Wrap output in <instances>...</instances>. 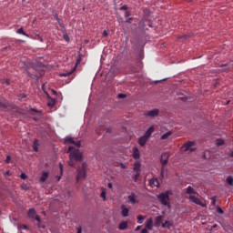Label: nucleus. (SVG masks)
<instances>
[{"instance_id": "nucleus-51", "label": "nucleus", "mask_w": 233, "mask_h": 233, "mask_svg": "<svg viewBox=\"0 0 233 233\" xmlns=\"http://www.w3.org/2000/svg\"><path fill=\"white\" fill-rule=\"evenodd\" d=\"M130 15H131L130 12L127 11L126 14H125V16H126V17H128V16H130Z\"/></svg>"}, {"instance_id": "nucleus-1", "label": "nucleus", "mask_w": 233, "mask_h": 233, "mask_svg": "<svg viewBox=\"0 0 233 233\" xmlns=\"http://www.w3.org/2000/svg\"><path fill=\"white\" fill-rule=\"evenodd\" d=\"M67 153L69 154V166L75 167L74 162L81 163L83 159V155L79 149L75 148L73 146L68 147Z\"/></svg>"}, {"instance_id": "nucleus-11", "label": "nucleus", "mask_w": 233, "mask_h": 233, "mask_svg": "<svg viewBox=\"0 0 233 233\" xmlns=\"http://www.w3.org/2000/svg\"><path fill=\"white\" fill-rule=\"evenodd\" d=\"M121 210H122L121 214H122L123 218L128 217L129 209L125 205L121 206Z\"/></svg>"}, {"instance_id": "nucleus-5", "label": "nucleus", "mask_w": 233, "mask_h": 233, "mask_svg": "<svg viewBox=\"0 0 233 233\" xmlns=\"http://www.w3.org/2000/svg\"><path fill=\"white\" fill-rule=\"evenodd\" d=\"M189 200L192 202V203H194V204H196V205H198V206H200V207H202V208H206V204L204 203V202H202L198 198H197L196 196H190L189 197Z\"/></svg>"}, {"instance_id": "nucleus-14", "label": "nucleus", "mask_w": 233, "mask_h": 233, "mask_svg": "<svg viewBox=\"0 0 233 233\" xmlns=\"http://www.w3.org/2000/svg\"><path fill=\"white\" fill-rule=\"evenodd\" d=\"M148 141V138L145 136L141 137L138 140V144L140 147H145V145L147 144V142Z\"/></svg>"}, {"instance_id": "nucleus-23", "label": "nucleus", "mask_w": 233, "mask_h": 233, "mask_svg": "<svg viewBox=\"0 0 233 233\" xmlns=\"http://www.w3.org/2000/svg\"><path fill=\"white\" fill-rule=\"evenodd\" d=\"M172 135L171 131H168L161 136V140H167Z\"/></svg>"}, {"instance_id": "nucleus-3", "label": "nucleus", "mask_w": 233, "mask_h": 233, "mask_svg": "<svg viewBox=\"0 0 233 233\" xmlns=\"http://www.w3.org/2000/svg\"><path fill=\"white\" fill-rule=\"evenodd\" d=\"M86 163H83L81 167L77 169L76 182H79L81 179H85L86 177Z\"/></svg>"}, {"instance_id": "nucleus-54", "label": "nucleus", "mask_w": 233, "mask_h": 233, "mask_svg": "<svg viewBox=\"0 0 233 233\" xmlns=\"http://www.w3.org/2000/svg\"><path fill=\"white\" fill-rule=\"evenodd\" d=\"M132 20H133V17L127 18V23H131Z\"/></svg>"}, {"instance_id": "nucleus-6", "label": "nucleus", "mask_w": 233, "mask_h": 233, "mask_svg": "<svg viewBox=\"0 0 233 233\" xmlns=\"http://www.w3.org/2000/svg\"><path fill=\"white\" fill-rule=\"evenodd\" d=\"M158 114H159V110L158 109H153V110L145 112L144 116L146 117L154 118V117L157 116Z\"/></svg>"}, {"instance_id": "nucleus-63", "label": "nucleus", "mask_w": 233, "mask_h": 233, "mask_svg": "<svg viewBox=\"0 0 233 233\" xmlns=\"http://www.w3.org/2000/svg\"><path fill=\"white\" fill-rule=\"evenodd\" d=\"M64 77H66V76H69V73L68 74H66V75H62Z\"/></svg>"}, {"instance_id": "nucleus-37", "label": "nucleus", "mask_w": 233, "mask_h": 233, "mask_svg": "<svg viewBox=\"0 0 233 233\" xmlns=\"http://www.w3.org/2000/svg\"><path fill=\"white\" fill-rule=\"evenodd\" d=\"M142 23H144V25H147L149 27H152V26H153V25H152V24H151V23H149V22H147V21H144V20H142L141 24H142Z\"/></svg>"}, {"instance_id": "nucleus-41", "label": "nucleus", "mask_w": 233, "mask_h": 233, "mask_svg": "<svg viewBox=\"0 0 233 233\" xmlns=\"http://www.w3.org/2000/svg\"><path fill=\"white\" fill-rule=\"evenodd\" d=\"M106 193L105 191H102L101 193V198L106 200Z\"/></svg>"}, {"instance_id": "nucleus-40", "label": "nucleus", "mask_w": 233, "mask_h": 233, "mask_svg": "<svg viewBox=\"0 0 233 233\" xmlns=\"http://www.w3.org/2000/svg\"><path fill=\"white\" fill-rule=\"evenodd\" d=\"M3 84L8 86L10 84V80L9 79H5V80H3Z\"/></svg>"}, {"instance_id": "nucleus-58", "label": "nucleus", "mask_w": 233, "mask_h": 233, "mask_svg": "<svg viewBox=\"0 0 233 233\" xmlns=\"http://www.w3.org/2000/svg\"><path fill=\"white\" fill-rule=\"evenodd\" d=\"M229 157L233 158V150L229 153Z\"/></svg>"}, {"instance_id": "nucleus-31", "label": "nucleus", "mask_w": 233, "mask_h": 233, "mask_svg": "<svg viewBox=\"0 0 233 233\" xmlns=\"http://www.w3.org/2000/svg\"><path fill=\"white\" fill-rule=\"evenodd\" d=\"M34 219H35V220L37 221V223H38V224H37L38 228H41V226H40L41 219H40L39 216L36 215Z\"/></svg>"}, {"instance_id": "nucleus-16", "label": "nucleus", "mask_w": 233, "mask_h": 233, "mask_svg": "<svg viewBox=\"0 0 233 233\" xmlns=\"http://www.w3.org/2000/svg\"><path fill=\"white\" fill-rule=\"evenodd\" d=\"M27 215H28V218H29L35 219V217L36 216V212H35V208H30V209L28 210Z\"/></svg>"}, {"instance_id": "nucleus-9", "label": "nucleus", "mask_w": 233, "mask_h": 233, "mask_svg": "<svg viewBox=\"0 0 233 233\" xmlns=\"http://www.w3.org/2000/svg\"><path fill=\"white\" fill-rule=\"evenodd\" d=\"M221 67V72H230V70H233V61L229 62L228 64L222 65Z\"/></svg>"}, {"instance_id": "nucleus-49", "label": "nucleus", "mask_w": 233, "mask_h": 233, "mask_svg": "<svg viewBox=\"0 0 233 233\" xmlns=\"http://www.w3.org/2000/svg\"><path fill=\"white\" fill-rule=\"evenodd\" d=\"M70 196H71V191L68 190V191L66 193V197L70 198Z\"/></svg>"}, {"instance_id": "nucleus-46", "label": "nucleus", "mask_w": 233, "mask_h": 233, "mask_svg": "<svg viewBox=\"0 0 233 233\" xmlns=\"http://www.w3.org/2000/svg\"><path fill=\"white\" fill-rule=\"evenodd\" d=\"M59 168H60V173L62 175V173H63V165L61 163H59Z\"/></svg>"}, {"instance_id": "nucleus-55", "label": "nucleus", "mask_w": 233, "mask_h": 233, "mask_svg": "<svg viewBox=\"0 0 233 233\" xmlns=\"http://www.w3.org/2000/svg\"><path fill=\"white\" fill-rule=\"evenodd\" d=\"M141 229V226H137V228H136V231H139Z\"/></svg>"}, {"instance_id": "nucleus-52", "label": "nucleus", "mask_w": 233, "mask_h": 233, "mask_svg": "<svg viewBox=\"0 0 233 233\" xmlns=\"http://www.w3.org/2000/svg\"><path fill=\"white\" fill-rule=\"evenodd\" d=\"M22 189L27 190V189H28V187H27L26 185H23V186H22Z\"/></svg>"}, {"instance_id": "nucleus-21", "label": "nucleus", "mask_w": 233, "mask_h": 233, "mask_svg": "<svg viewBox=\"0 0 233 233\" xmlns=\"http://www.w3.org/2000/svg\"><path fill=\"white\" fill-rule=\"evenodd\" d=\"M141 164L140 162H136L134 164V171L135 172H140Z\"/></svg>"}, {"instance_id": "nucleus-25", "label": "nucleus", "mask_w": 233, "mask_h": 233, "mask_svg": "<svg viewBox=\"0 0 233 233\" xmlns=\"http://www.w3.org/2000/svg\"><path fill=\"white\" fill-rule=\"evenodd\" d=\"M38 146H39L38 140L35 139L34 145H33V149H34L35 152L38 151Z\"/></svg>"}, {"instance_id": "nucleus-50", "label": "nucleus", "mask_w": 233, "mask_h": 233, "mask_svg": "<svg viewBox=\"0 0 233 233\" xmlns=\"http://www.w3.org/2000/svg\"><path fill=\"white\" fill-rule=\"evenodd\" d=\"M188 36H189V35H183V36H180L179 38H180V39H185V40H186Z\"/></svg>"}, {"instance_id": "nucleus-30", "label": "nucleus", "mask_w": 233, "mask_h": 233, "mask_svg": "<svg viewBox=\"0 0 233 233\" xmlns=\"http://www.w3.org/2000/svg\"><path fill=\"white\" fill-rule=\"evenodd\" d=\"M162 220H163V216H157L156 218V223L157 224H160Z\"/></svg>"}, {"instance_id": "nucleus-10", "label": "nucleus", "mask_w": 233, "mask_h": 233, "mask_svg": "<svg viewBox=\"0 0 233 233\" xmlns=\"http://www.w3.org/2000/svg\"><path fill=\"white\" fill-rule=\"evenodd\" d=\"M168 158H169V154L168 153L165 152V153L162 154V156H161V164H162L163 167L167 165Z\"/></svg>"}, {"instance_id": "nucleus-60", "label": "nucleus", "mask_w": 233, "mask_h": 233, "mask_svg": "<svg viewBox=\"0 0 233 233\" xmlns=\"http://www.w3.org/2000/svg\"><path fill=\"white\" fill-rule=\"evenodd\" d=\"M108 188H112V184L108 183Z\"/></svg>"}, {"instance_id": "nucleus-20", "label": "nucleus", "mask_w": 233, "mask_h": 233, "mask_svg": "<svg viewBox=\"0 0 233 233\" xmlns=\"http://www.w3.org/2000/svg\"><path fill=\"white\" fill-rule=\"evenodd\" d=\"M186 190H187V194H188V195H196L197 194V192L191 186H188Z\"/></svg>"}, {"instance_id": "nucleus-43", "label": "nucleus", "mask_w": 233, "mask_h": 233, "mask_svg": "<svg viewBox=\"0 0 233 233\" xmlns=\"http://www.w3.org/2000/svg\"><path fill=\"white\" fill-rule=\"evenodd\" d=\"M128 9V7L127 5H123L120 7V10L122 11H127Z\"/></svg>"}, {"instance_id": "nucleus-59", "label": "nucleus", "mask_w": 233, "mask_h": 233, "mask_svg": "<svg viewBox=\"0 0 233 233\" xmlns=\"http://www.w3.org/2000/svg\"><path fill=\"white\" fill-rule=\"evenodd\" d=\"M64 38L68 41L69 40V37L67 35H65Z\"/></svg>"}, {"instance_id": "nucleus-42", "label": "nucleus", "mask_w": 233, "mask_h": 233, "mask_svg": "<svg viewBox=\"0 0 233 233\" xmlns=\"http://www.w3.org/2000/svg\"><path fill=\"white\" fill-rule=\"evenodd\" d=\"M31 112H35L36 114H41V110H36L35 108H31Z\"/></svg>"}, {"instance_id": "nucleus-38", "label": "nucleus", "mask_w": 233, "mask_h": 233, "mask_svg": "<svg viewBox=\"0 0 233 233\" xmlns=\"http://www.w3.org/2000/svg\"><path fill=\"white\" fill-rule=\"evenodd\" d=\"M217 212L221 215L224 213L223 209L220 207L217 208Z\"/></svg>"}, {"instance_id": "nucleus-53", "label": "nucleus", "mask_w": 233, "mask_h": 233, "mask_svg": "<svg viewBox=\"0 0 233 233\" xmlns=\"http://www.w3.org/2000/svg\"><path fill=\"white\" fill-rule=\"evenodd\" d=\"M211 204H212L213 206H215V205H216V199H215V198H212V202H211Z\"/></svg>"}, {"instance_id": "nucleus-56", "label": "nucleus", "mask_w": 233, "mask_h": 233, "mask_svg": "<svg viewBox=\"0 0 233 233\" xmlns=\"http://www.w3.org/2000/svg\"><path fill=\"white\" fill-rule=\"evenodd\" d=\"M106 133H111V128L108 127V128L106 129Z\"/></svg>"}, {"instance_id": "nucleus-47", "label": "nucleus", "mask_w": 233, "mask_h": 233, "mask_svg": "<svg viewBox=\"0 0 233 233\" xmlns=\"http://www.w3.org/2000/svg\"><path fill=\"white\" fill-rule=\"evenodd\" d=\"M107 35H108V32H107L106 30H105V31L103 32V36L106 37V36H107Z\"/></svg>"}, {"instance_id": "nucleus-44", "label": "nucleus", "mask_w": 233, "mask_h": 233, "mask_svg": "<svg viewBox=\"0 0 233 233\" xmlns=\"http://www.w3.org/2000/svg\"><path fill=\"white\" fill-rule=\"evenodd\" d=\"M19 97H20V99H25V97H26V95L22 93L19 95Z\"/></svg>"}, {"instance_id": "nucleus-19", "label": "nucleus", "mask_w": 233, "mask_h": 233, "mask_svg": "<svg viewBox=\"0 0 233 233\" xmlns=\"http://www.w3.org/2000/svg\"><path fill=\"white\" fill-rule=\"evenodd\" d=\"M127 228V221H122L118 226L119 230H126Z\"/></svg>"}, {"instance_id": "nucleus-22", "label": "nucleus", "mask_w": 233, "mask_h": 233, "mask_svg": "<svg viewBox=\"0 0 233 233\" xmlns=\"http://www.w3.org/2000/svg\"><path fill=\"white\" fill-rule=\"evenodd\" d=\"M172 227V222L168 221V220H166L165 223L162 224V228H167L168 229H170V228Z\"/></svg>"}, {"instance_id": "nucleus-64", "label": "nucleus", "mask_w": 233, "mask_h": 233, "mask_svg": "<svg viewBox=\"0 0 233 233\" xmlns=\"http://www.w3.org/2000/svg\"><path fill=\"white\" fill-rule=\"evenodd\" d=\"M60 179H61V177H57V181H60Z\"/></svg>"}, {"instance_id": "nucleus-27", "label": "nucleus", "mask_w": 233, "mask_h": 233, "mask_svg": "<svg viewBox=\"0 0 233 233\" xmlns=\"http://www.w3.org/2000/svg\"><path fill=\"white\" fill-rule=\"evenodd\" d=\"M227 182L230 187H233V177L231 176L228 177Z\"/></svg>"}, {"instance_id": "nucleus-8", "label": "nucleus", "mask_w": 233, "mask_h": 233, "mask_svg": "<svg viewBox=\"0 0 233 233\" xmlns=\"http://www.w3.org/2000/svg\"><path fill=\"white\" fill-rule=\"evenodd\" d=\"M128 203H130L131 205H136L138 203L137 200V196L136 195V193L132 192L128 197Z\"/></svg>"}, {"instance_id": "nucleus-34", "label": "nucleus", "mask_w": 233, "mask_h": 233, "mask_svg": "<svg viewBox=\"0 0 233 233\" xmlns=\"http://www.w3.org/2000/svg\"><path fill=\"white\" fill-rule=\"evenodd\" d=\"M117 97H118L119 99H125V97H127V95L120 93V94H118Z\"/></svg>"}, {"instance_id": "nucleus-17", "label": "nucleus", "mask_w": 233, "mask_h": 233, "mask_svg": "<svg viewBox=\"0 0 233 233\" xmlns=\"http://www.w3.org/2000/svg\"><path fill=\"white\" fill-rule=\"evenodd\" d=\"M146 228L148 229V230H152L153 229V219L152 218H148L147 220Z\"/></svg>"}, {"instance_id": "nucleus-4", "label": "nucleus", "mask_w": 233, "mask_h": 233, "mask_svg": "<svg viewBox=\"0 0 233 233\" xmlns=\"http://www.w3.org/2000/svg\"><path fill=\"white\" fill-rule=\"evenodd\" d=\"M195 145H196V142H194V141H188V142L185 143V144L182 146L181 149H182V151H184V152H187V151L195 152V151H196V148H193V147H195Z\"/></svg>"}, {"instance_id": "nucleus-61", "label": "nucleus", "mask_w": 233, "mask_h": 233, "mask_svg": "<svg viewBox=\"0 0 233 233\" xmlns=\"http://www.w3.org/2000/svg\"><path fill=\"white\" fill-rule=\"evenodd\" d=\"M27 76H28L29 77H33V76H32L29 72H27Z\"/></svg>"}, {"instance_id": "nucleus-57", "label": "nucleus", "mask_w": 233, "mask_h": 233, "mask_svg": "<svg viewBox=\"0 0 233 233\" xmlns=\"http://www.w3.org/2000/svg\"><path fill=\"white\" fill-rule=\"evenodd\" d=\"M77 233H82V228H77Z\"/></svg>"}, {"instance_id": "nucleus-33", "label": "nucleus", "mask_w": 233, "mask_h": 233, "mask_svg": "<svg viewBox=\"0 0 233 233\" xmlns=\"http://www.w3.org/2000/svg\"><path fill=\"white\" fill-rule=\"evenodd\" d=\"M139 177H140V172H136V175H135V177H134L135 182L137 181V179H138Z\"/></svg>"}, {"instance_id": "nucleus-13", "label": "nucleus", "mask_w": 233, "mask_h": 233, "mask_svg": "<svg viewBox=\"0 0 233 233\" xmlns=\"http://www.w3.org/2000/svg\"><path fill=\"white\" fill-rule=\"evenodd\" d=\"M133 157L135 160H137L140 158V152L137 147L133 148Z\"/></svg>"}, {"instance_id": "nucleus-28", "label": "nucleus", "mask_w": 233, "mask_h": 233, "mask_svg": "<svg viewBox=\"0 0 233 233\" xmlns=\"http://www.w3.org/2000/svg\"><path fill=\"white\" fill-rule=\"evenodd\" d=\"M145 219H146L145 216H143V215L137 216L138 224H142L143 220H145Z\"/></svg>"}, {"instance_id": "nucleus-45", "label": "nucleus", "mask_w": 233, "mask_h": 233, "mask_svg": "<svg viewBox=\"0 0 233 233\" xmlns=\"http://www.w3.org/2000/svg\"><path fill=\"white\" fill-rule=\"evenodd\" d=\"M10 161H11V157H10V156H7L6 160H5L6 164H9Z\"/></svg>"}, {"instance_id": "nucleus-26", "label": "nucleus", "mask_w": 233, "mask_h": 233, "mask_svg": "<svg viewBox=\"0 0 233 233\" xmlns=\"http://www.w3.org/2000/svg\"><path fill=\"white\" fill-rule=\"evenodd\" d=\"M56 100L54 98H49L47 101V106L53 107L55 106Z\"/></svg>"}, {"instance_id": "nucleus-7", "label": "nucleus", "mask_w": 233, "mask_h": 233, "mask_svg": "<svg viewBox=\"0 0 233 233\" xmlns=\"http://www.w3.org/2000/svg\"><path fill=\"white\" fill-rule=\"evenodd\" d=\"M65 145H74L76 146V147H80L81 146V142L80 141H77L76 142L73 137H66L65 139Z\"/></svg>"}, {"instance_id": "nucleus-62", "label": "nucleus", "mask_w": 233, "mask_h": 233, "mask_svg": "<svg viewBox=\"0 0 233 233\" xmlns=\"http://www.w3.org/2000/svg\"><path fill=\"white\" fill-rule=\"evenodd\" d=\"M23 228L24 229H27V226L26 225H23Z\"/></svg>"}, {"instance_id": "nucleus-32", "label": "nucleus", "mask_w": 233, "mask_h": 233, "mask_svg": "<svg viewBox=\"0 0 233 233\" xmlns=\"http://www.w3.org/2000/svg\"><path fill=\"white\" fill-rule=\"evenodd\" d=\"M104 131V127H101L100 128H96V132L97 135H101V133Z\"/></svg>"}, {"instance_id": "nucleus-12", "label": "nucleus", "mask_w": 233, "mask_h": 233, "mask_svg": "<svg viewBox=\"0 0 233 233\" xmlns=\"http://www.w3.org/2000/svg\"><path fill=\"white\" fill-rule=\"evenodd\" d=\"M150 187H159L160 186V181L157 178H152L149 182Z\"/></svg>"}, {"instance_id": "nucleus-15", "label": "nucleus", "mask_w": 233, "mask_h": 233, "mask_svg": "<svg viewBox=\"0 0 233 233\" xmlns=\"http://www.w3.org/2000/svg\"><path fill=\"white\" fill-rule=\"evenodd\" d=\"M154 131H155V127H150L147 130V132H146V134L144 135L147 139H149V137H151V135L154 133Z\"/></svg>"}, {"instance_id": "nucleus-2", "label": "nucleus", "mask_w": 233, "mask_h": 233, "mask_svg": "<svg viewBox=\"0 0 233 233\" xmlns=\"http://www.w3.org/2000/svg\"><path fill=\"white\" fill-rule=\"evenodd\" d=\"M171 191L167 190L166 192H162L157 196L158 200L160 201L162 206L167 207L170 209V198Z\"/></svg>"}, {"instance_id": "nucleus-35", "label": "nucleus", "mask_w": 233, "mask_h": 233, "mask_svg": "<svg viewBox=\"0 0 233 233\" xmlns=\"http://www.w3.org/2000/svg\"><path fill=\"white\" fill-rule=\"evenodd\" d=\"M17 33L28 36V35L24 32L23 28H19V29L17 30Z\"/></svg>"}, {"instance_id": "nucleus-29", "label": "nucleus", "mask_w": 233, "mask_h": 233, "mask_svg": "<svg viewBox=\"0 0 233 233\" xmlns=\"http://www.w3.org/2000/svg\"><path fill=\"white\" fill-rule=\"evenodd\" d=\"M225 141L223 139H217V146L221 147L224 146Z\"/></svg>"}, {"instance_id": "nucleus-24", "label": "nucleus", "mask_w": 233, "mask_h": 233, "mask_svg": "<svg viewBox=\"0 0 233 233\" xmlns=\"http://www.w3.org/2000/svg\"><path fill=\"white\" fill-rule=\"evenodd\" d=\"M8 106H9V104L6 101L5 102L0 101V108L6 109Z\"/></svg>"}, {"instance_id": "nucleus-48", "label": "nucleus", "mask_w": 233, "mask_h": 233, "mask_svg": "<svg viewBox=\"0 0 233 233\" xmlns=\"http://www.w3.org/2000/svg\"><path fill=\"white\" fill-rule=\"evenodd\" d=\"M140 233H148L147 228H143Z\"/></svg>"}, {"instance_id": "nucleus-36", "label": "nucleus", "mask_w": 233, "mask_h": 233, "mask_svg": "<svg viewBox=\"0 0 233 233\" xmlns=\"http://www.w3.org/2000/svg\"><path fill=\"white\" fill-rule=\"evenodd\" d=\"M55 18L58 22V24L62 26L63 24L61 23V20L59 19L57 14L55 15Z\"/></svg>"}, {"instance_id": "nucleus-18", "label": "nucleus", "mask_w": 233, "mask_h": 233, "mask_svg": "<svg viewBox=\"0 0 233 233\" xmlns=\"http://www.w3.org/2000/svg\"><path fill=\"white\" fill-rule=\"evenodd\" d=\"M49 173L44 171L42 176L40 177V182L41 183H45L46 181V179L48 178Z\"/></svg>"}, {"instance_id": "nucleus-39", "label": "nucleus", "mask_w": 233, "mask_h": 233, "mask_svg": "<svg viewBox=\"0 0 233 233\" xmlns=\"http://www.w3.org/2000/svg\"><path fill=\"white\" fill-rule=\"evenodd\" d=\"M20 177L21 179L25 180L27 178V176L25 173H21Z\"/></svg>"}]
</instances>
